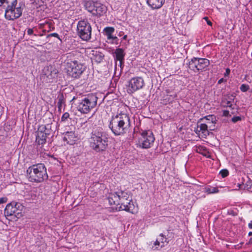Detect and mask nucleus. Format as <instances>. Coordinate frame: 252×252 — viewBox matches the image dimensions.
I'll return each mask as SVG.
<instances>
[{
    "instance_id": "35",
    "label": "nucleus",
    "mask_w": 252,
    "mask_h": 252,
    "mask_svg": "<svg viewBox=\"0 0 252 252\" xmlns=\"http://www.w3.org/2000/svg\"><path fill=\"white\" fill-rule=\"evenodd\" d=\"M203 19H204L207 22V23L208 25L212 26V23L209 20L208 17H204Z\"/></svg>"
},
{
    "instance_id": "11",
    "label": "nucleus",
    "mask_w": 252,
    "mask_h": 252,
    "mask_svg": "<svg viewBox=\"0 0 252 252\" xmlns=\"http://www.w3.org/2000/svg\"><path fill=\"white\" fill-rule=\"evenodd\" d=\"M85 70L82 64L78 61H71L67 63V72L73 78H78Z\"/></svg>"
},
{
    "instance_id": "8",
    "label": "nucleus",
    "mask_w": 252,
    "mask_h": 252,
    "mask_svg": "<svg viewBox=\"0 0 252 252\" xmlns=\"http://www.w3.org/2000/svg\"><path fill=\"white\" fill-rule=\"evenodd\" d=\"M77 32L78 36L83 40L88 41L91 38L92 27L87 20H83L78 22Z\"/></svg>"
},
{
    "instance_id": "42",
    "label": "nucleus",
    "mask_w": 252,
    "mask_h": 252,
    "mask_svg": "<svg viewBox=\"0 0 252 252\" xmlns=\"http://www.w3.org/2000/svg\"><path fill=\"white\" fill-rule=\"evenodd\" d=\"M249 226L250 228H252V223H249Z\"/></svg>"
},
{
    "instance_id": "36",
    "label": "nucleus",
    "mask_w": 252,
    "mask_h": 252,
    "mask_svg": "<svg viewBox=\"0 0 252 252\" xmlns=\"http://www.w3.org/2000/svg\"><path fill=\"white\" fill-rule=\"evenodd\" d=\"M6 198L4 197H2L0 198V204H2L6 202Z\"/></svg>"
},
{
    "instance_id": "9",
    "label": "nucleus",
    "mask_w": 252,
    "mask_h": 252,
    "mask_svg": "<svg viewBox=\"0 0 252 252\" xmlns=\"http://www.w3.org/2000/svg\"><path fill=\"white\" fill-rule=\"evenodd\" d=\"M51 128L50 124L39 126L36 131L35 140L38 145H43L46 143L47 136L51 133Z\"/></svg>"
},
{
    "instance_id": "26",
    "label": "nucleus",
    "mask_w": 252,
    "mask_h": 252,
    "mask_svg": "<svg viewBox=\"0 0 252 252\" xmlns=\"http://www.w3.org/2000/svg\"><path fill=\"white\" fill-rule=\"evenodd\" d=\"M197 152L201 154L204 156H206L207 153L206 149L202 146H199L197 149Z\"/></svg>"
},
{
    "instance_id": "12",
    "label": "nucleus",
    "mask_w": 252,
    "mask_h": 252,
    "mask_svg": "<svg viewBox=\"0 0 252 252\" xmlns=\"http://www.w3.org/2000/svg\"><path fill=\"white\" fill-rule=\"evenodd\" d=\"M155 140V137L151 131H144L139 137L138 145L142 148L148 149L153 146Z\"/></svg>"
},
{
    "instance_id": "19",
    "label": "nucleus",
    "mask_w": 252,
    "mask_h": 252,
    "mask_svg": "<svg viewBox=\"0 0 252 252\" xmlns=\"http://www.w3.org/2000/svg\"><path fill=\"white\" fill-rule=\"evenodd\" d=\"M164 2L165 0H147L148 5L151 6L153 9L160 8Z\"/></svg>"
},
{
    "instance_id": "2",
    "label": "nucleus",
    "mask_w": 252,
    "mask_h": 252,
    "mask_svg": "<svg viewBox=\"0 0 252 252\" xmlns=\"http://www.w3.org/2000/svg\"><path fill=\"white\" fill-rule=\"evenodd\" d=\"M130 119L126 113H121L113 117L109 125L112 132L116 136L123 135L130 127Z\"/></svg>"
},
{
    "instance_id": "24",
    "label": "nucleus",
    "mask_w": 252,
    "mask_h": 252,
    "mask_svg": "<svg viewBox=\"0 0 252 252\" xmlns=\"http://www.w3.org/2000/svg\"><path fill=\"white\" fill-rule=\"evenodd\" d=\"M43 26H42V24L40 25V28H45V27L47 26L48 28V30L47 31L48 32H49L50 31L54 30V27H53L52 23H49L48 22H46V23H45L44 24H43Z\"/></svg>"
},
{
    "instance_id": "23",
    "label": "nucleus",
    "mask_w": 252,
    "mask_h": 252,
    "mask_svg": "<svg viewBox=\"0 0 252 252\" xmlns=\"http://www.w3.org/2000/svg\"><path fill=\"white\" fill-rule=\"evenodd\" d=\"M114 31L115 29L113 27H106L104 30L107 36H110V35L112 34L114 32Z\"/></svg>"
},
{
    "instance_id": "43",
    "label": "nucleus",
    "mask_w": 252,
    "mask_h": 252,
    "mask_svg": "<svg viewBox=\"0 0 252 252\" xmlns=\"http://www.w3.org/2000/svg\"><path fill=\"white\" fill-rule=\"evenodd\" d=\"M252 235V232H250L249 233V236H251Z\"/></svg>"
},
{
    "instance_id": "20",
    "label": "nucleus",
    "mask_w": 252,
    "mask_h": 252,
    "mask_svg": "<svg viewBox=\"0 0 252 252\" xmlns=\"http://www.w3.org/2000/svg\"><path fill=\"white\" fill-rule=\"evenodd\" d=\"M168 243L167 238L163 234L161 233L159 237L157 238V240L154 243L155 246H159L160 245L161 247H163L165 246V244H167ZM157 248V247H156Z\"/></svg>"
},
{
    "instance_id": "45",
    "label": "nucleus",
    "mask_w": 252,
    "mask_h": 252,
    "mask_svg": "<svg viewBox=\"0 0 252 252\" xmlns=\"http://www.w3.org/2000/svg\"><path fill=\"white\" fill-rule=\"evenodd\" d=\"M43 32H45V30H44L43 31Z\"/></svg>"
},
{
    "instance_id": "15",
    "label": "nucleus",
    "mask_w": 252,
    "mask_h": 252,
    "mask_svg": "<svg viewBox=\"0 0 252 252\" xmlns=\"http://www.w3.org/2000/svg\"><path fill=\"white\" fill-rule=\"evenodd\" d=\"M215 125L213 126H208L207 124H200V125L198 124L195 131L196 133L201 132V133L203 134L202 136H204L206 137L209 134V132L208 129V127H210V129L211 130H213L215 129Z\"/></svg>"
},
{
    "instance_id": "39",
    "label": "nucleus",
    "mask_w": 252,
    "mask_h": 252,
    "mask_svg": "<svg viewBox=\"0 0 252 252\" xmlns=\"http://www.w3.org/2000/svg\"><path fill=\"white\" fill-rule=\"evenodd\" d=\"M226 72L227 73H228H228H230V69H228V68L226 69Z\"/></svg>"
},
{
    "instance_id": "4",
    "label": "nucleus",
    "mask_w": 252,
    "mask_h": 252,
    "mask_svg": "<svg viewBox=\"0 0 252 252\" xmlns=\"http://www.w3.org/2000/svg\"><path fill=\"white\" fill-rule=\"evenodd\" d=\"M27 176L33 183H40L48 179V176L43 163L33 164L27 169Z\"/></svg>"
},
{
    "instance_id": "21",
    "label": "nucleus",
    "mask_w": 252,
    "mask_h": 252,
    "mask_svg": "<svg viewBox=\"0 0 252 252\" xmlns=\"http://www.w3.org/2000/svg\"><path fill=\"white\" fill-rule=\"evenodd\" d=\"M204 120H206V122L205 124H207L208 125L210 124H212L213 126L215 124H216V117L214 115H208L204 117L203 118H201L199 120L200 121H203Z\"/></svg>"
},
{
    "instance_id": "5",
    "label": "nucleus",
    "mask_w": 252,
    "mask_h": 252,
    "mask_svg": "<svg viewBox=\"0 0 252 252\" xmlns=\"http://www.w3.org/2000/svg\"><path fill=\"white\" fill-rule=\"evenodd\" d=\"M17 0H0V6L5 8V17L8 20L19 18L22 14L21 6H17Z\"/></svg>"
},
{
    "instance_id": "41",
    "label": "nucleus",
    "mask_w": 252,
    "mask_h": 252,
    "mask_svg": "<svg viewBox=\"0 0 252 252\" xmlns=\"http://www.w3.org/2000/svg\"><path fill=\"white\" fill-rule=\"evenodd\" d=\"M126 38H127V35H124V36H123V39L125 40V39H126Z\"/></svg>"
},
{
    "instance_id": "3",
    "label": "nucleus",
    "mask_w": 252,
    "mask_h": 252,
    "mask_svg": "<svg viewBox=\"0 0 252 252\" xmlns=\"http://www.w3.org/2000/svg\"><path fill=\"white\" fill-rule=\"evenodd\" d=\"M108 134L101 128H97L92 133L90 139V146L97 152L104 151L108 146Z\"/></svg>"
},
{
    "instance_id": "40",
    "label": "nucleus",
    "mask_w": 252,
    "mask_h": 252,
    "mask_svg": "<svg viewBox=\"0 0 252 252\" xmlns=\"http://www.w3.org/2000/svg\"><path fill=\"white\" fill-rule=\"evenodd\" d=\"M222 80H223V79H222H222H220V80H219V81H218V83H219V84H220V83H221V82L222 81Z\"/></svg>"
},
{
    "instance_id": "38",
    "label": "nucleus",
    "mask_w": 252,
    "mask_h": 252,
    "mask_svg": "<svg viewBox=\"0 0 252 252\" xmlns=\"http://www.w3.org/2000/svg\"><path fill=\"white\" fill-rule=\"evenodd\" d=\"M102 60H103V56H102L101 55H99L98 56V59L97 60V62H100Z\"/></svg>"
},
{
    "instance_id": "16",
    "label": "nucleus",
    "mask_w": 252,
    "mask_h": 252,
    "mask_svg": "<svg viewBox=\"0 0 252 252\" xmlns=\"http://www.w3.org/2000/svg\"><path fill=\"white\" fill-rule=\"evenodd\" d=\"M43 72L49 80H51L57 77L58 71L52 66L45 67L43 69Z\"/></svg>"
},
{
    "instance_id": "7",
    "label": "nucleus",
    "mask_w": 252,
    "mask_h": 252,
    "mask_svg": "<svg viewBox=\"0 0 252 252\" xmlns=\"http://www.w3.org/2000/svg\"><path fill=\"white\" fill-rule=\"evenodd\" d=\"M24 206L20 203L11 202L8 204L4 209V215L9 220H15L21 218Z\"/></svg>"
},
{
    "instance_id": "29",
    "label": "nucleus",
    "mask_w": 252,
    "mask_h": 252,
    "mask_svg": "<svg viewBox=\"0 0 252 252\" xmlns=\"http://www.w3.org/2000/svg\"><path fill=\"white\" fill-rule=\"evenodd\" d=\"M69 117V114L67 112H66V113H64L62 118H61V121H66Z\"/></svg>"
},
{
    "instance_id": "25",
    "label": "nucleus",
    "mask_w": 252,
    "mask_h": 252,
    "mask_svg": "<svg viewBox=\"0 0 252 252\" xmlns=\"http://www.w3.org/2000/svg\"><path fill=\"white\" fill-rule=\"evenodd\" d=\"M206 191L208 193H214L219 192V189L217 188L209 187L206 188Z\"/></svg>"
},
{
    "instance_id": "30",
    "label": "nucleus",
    "mask_w": 252,
    "mask_h": 252,
    "mask_svg": "<svg viewBox=\"0 0 252 252\" xmlns=\"http://www.w3.org/2000/svg\"><path fill=\"white\" fill-rule=\"evenodd\" d=\"M107 37L108 39H112L113 41V43L117 41L118 40L117 37L113 36L112 34L110 35V37L107 36Z\"/></svg>"
},
{
    "instance_id": "37",
    "label": "nucleus",
    "mask_w": 252,
    "mask_h": 252,
    "mask_svg": "<svg viewBox=\"0 0 252 252\" xmlns=\"http://www.w3.org/2000/svg\"><path fill=\"white\" fill-rule=\"evenodd\" d=\"M33 31L32 29H27V33L29 35H31L33 33Z\"/></svg>"
},
{
    "instance_id": "28",
    "label": "nucleus",
    "mask_w": 252,
    "mask_h": 252,
    "mask_svg": "<svg viewBox=\"0 0 252 252\" xmlns=\"http://www.w3.org/2000/svg\"><path fill=\"white\" fill-rule=\"evenodd\" d=\"M220 174L221 175L222 178H225L228 175L229 172L227 169H222L220 171Z\"/></svg>"
},
{
    "instance_id": "18",
    "label": "nucleus",
    "mask_w": 252,
    "mask_h": 252,
    "mask_svg": "<svg viewBox=\"0 0 252 252\" xmlns=\"http://www.w3.org/2000/svg\"><path fill=\"white\" fill-rule=\"evenodd\" d=\"M125 53L122 48H117L115 51V60L120 62V65L121 66L124 62Z\"/></svg>"
},
{
    "instance_id": "33",
    "label": "nucleus",
    "mask_w": 252,
    "mask_h": 252,
    "mask_svg": "<svg viewBox=\"0 0 252 252\" xmlns=\"http://www.w3.org/2000/svg\"><path fill=\"white\" fill-rule=\"evenodd\" d=\"M63 96H62L59 98V100L58 102V107L59 108H60L62 107V104L63 103Z\"/></svg>"
},
{
    "instance_id": "13",
    "label": "nucleus",
    "mask_w": 252,
    "mask_h": 252,
    "mask_svg": "<svg viewBox=\"0 0 252 252\" xmlns=\"http://www.w3.org/2000/svg\"><path fill=\"white\" fill-rule=\"evenodd\" d=\"M144 82L141 77H133L131 78L128 83L127 92L132 94L135 91L141 89L144 86Z\"/></svg>"
},
{
    "instance_id": "6",
    "label": "nucleus",
    "mask_w": 252,
    "mask_h": 252,
    "mask_svg": "<svg viewBox=\"0 0 252 252\" xmlns=\"http://www.w3.org/2000/svg\"><path fill=\"white\" fill-rule=\"evenodd\" d=\"M97 97L94 94H89L82 98L78 102L77 109L82 114H88L97 104Z\"/></svg>"
},
{
    "instance_id": "27",
    "label": "nucleus",
    "mask_w": 252,
    "mask_h": 252,
    "mask_svg": "<svg viewBox=\"0 0 252 252\" xmlns=\"http://www.w3.org/2000/svg\"><path fill=\"white\" fill-rule=\"evenodd\" d=\"M250 89V87L248 85L243 84L240 87V90L243 92H246L248 91Z\"/></svg>"
},
{
    "instance_id": "22",
    "label": "nucleus",
    "mask_w": 252,
    "mask_h": 252,
    "mask_svg": "<svg viewBox=\"0 0 252 252\" xmlns=\"http://www.w3.org/2000/svg\"><path fill=\"white\" fill-rule=\"evenodd\" d=\"M221 104L223 107H229L231 108L232 109H234V107H233V105L232 104L231 101L228 100L226 98H224L222 100Z\"/></svg>"
},
{
    "instance_id": "10",
    "label": "nucleus",
    "mask_w": 252,
    "mask_h": 252,
    "mask_svg": "<svg viewBox=\"0 0 252 252\" xmlns=\"http://www.w3.org/2000/svg\"><path fill=\"white\" fill-rule=\"evenodd\" d=\"M210 64V61L207 59L193 58L189 63V68L194 72L205 71Z\"/></svg>"
},
{
    "instance_id": "1",
    "label": "nucleus",
    "mask_w": 252,
    "mask_h": 252,
    "mask_svg": "<svg viewBox=\"0 0 252 252\" xmlns=\"http://www.w3.org/2000/svg\"><path fill=\"white\" fill-rule=\"evenodd\" d=\"M110 205H116L119 211H126L132 214L136 212V209L129 192L125 190H119L111 193L108 197Z\"/></svg>"
},
{
    "instance_id": "44",
    "label": "nucleus",
    "mask_w": 252,
    "mask_h": 252,
    "mask_svg": "<svg viewBox=\"0 0 252 252\" xmlns=\"http://www.w3.org/2000/svg\"><path fill=\"white\" fill-rule=\"evenodd\" d=\"M177 95L176 94L174 95V97H176Z\"/></svg>"
},
{
    "instance_id": "17",
    "label": "nucleus",
    "mask_w": 252,
    "mask_h": 252,
    "mask_svg": "<svg viewBox=\"0 0 252 252\" xmlns=\"http://www.w3.org/2000/svg\"><path fill=\"white\" fill-rule=\"evenodd\" d=\"M77 139L76 134L75 131H67L64 133L63 140L67 144L73 145Z\"/></svg>"
},
{
    "instance_id": "32",
    "label": "nucleus",
    "mask_w": 252,
    "mask_h": 252,
    "mask_svg": "<svg viewBox=\"0 0 252 252\" xmlns=\"http://www.w3.org/2000/svg\"><path fill=\"white\" fill-rule=\"evenodd\" d=\"M52 36H54V37H57V38H58L59 40H61V39H60V37H59V35L58 33H50L49 34H48L47 36V37H52Z\"/></svg>"
},
{
    "instance_id": "31",
    "label": "nucleus",
    "mask_w": 252,
    "mask_h": 252,
    "mask_svg": "<svg viewBox=\"0 0 252 252\" xmlns=\"http://www.w3.org/2000/svg\"><path fill=\"white\" fill-rule=\"evenodd\" d=\"M241 118L239 116L234 117L232 118L231 121L233 123H235L238 121H241Z\"/></svg>"
},
{
    "instance_id": "34",
    "label": "nucleus",
    "mask_w": 252,
    "mask_h": 252,
    "mask_svg": "<svg viewBox=\"0 0 252 252\" xmlns=\"http://www.w3.org/2000/svg\"><path fill=\"white\" fill-rule=\"evenodd\" d=\"M223 116L225 117H230L231 115L229 114V112L228 110L223 111Z\"/></svg>"
},
{
    "instance_id": "14",
    "label": "nucleus",
    "mask_w": 252,
    "mask_h": 252,
    "mask_svg": "<svg viewBox=\"0 0 252 252\" xmlns=\"http://www.w3.org/2000/svg\"><path fill=\"white\" fill-rule=\"evenodd\" d=\"M106 7L99 2H94L89 7L88 11L94 15L100 16L106 12Z\"/></svg>"
}]
</instances>
